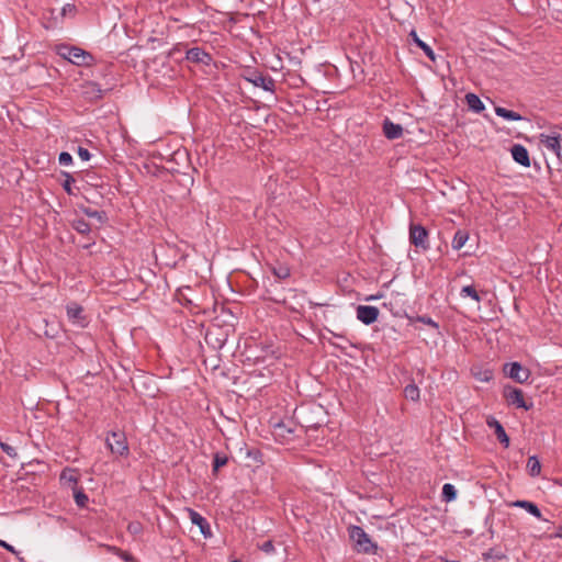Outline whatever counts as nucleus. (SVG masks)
Segmentation results:
<instances>
[{
	"label": "nucleus",
	"mask_w": 562,
	"mask_h": 562,
	"mask_svg": "<svg viewBox=\"0 0 562 562\" xmlns=\"http://www.w3.org/2000/svg\"><path fill=\"white\" fill-rule=\"evenodd\" d=\"M0 447H1L2 451L5 452L9 457H11V458L18 457V452H16L15 448L10 446L9 443L1 442Z\"/></svg>",
	"instance_id": "obj_34"
},
{
	"label": "nucleus",
	"mask_w": 562,
	"mask_h": 562,
	"mask_svg": "<svg viewBox=\"0 0 562 562\" xmlns=\"http://www.w3.org/2000/svg\"><path fill=\"white\" fill-rule=\"evenodd\" d=\"M69 11H72V8H70V4H67V7L63 8V12H64V14H65L66 12H69Z\"/></svg>",
	"instance_id": "obj_45"
},
{
	"label": "nucleus",
	"mask_w": 562,
	"mask_h": 562,
	"mask_svg": "<svg viewBox=\"0 0 562 562\" xmlns=\"http://www.w3.org/2000/svg\"><path fill=\"white\" fill-rule=\"evenodd\" d=\"M277 427H278L279 429H283V426H282V425H280V424H279V425H277Z\"/></svg>",
	"instance_id": "obj_50"
},
{
	"label": "nucleus",
	"mask_w": 562,
	"mask_h": 562,
	"mask_svg": "<svg viewBox=\"0 0 562 562\" xmlns=\"http://www.w3.org/2000/svg\"><path fill=\"white\" fill-rule=\"evenodd\" d=\"M271 271L278 279L281 280L290 277V269L286 266L273 267Z\"/></svg>",
	"instance_id": "obj_26"
},
{
	"label": "nucleus",
	"mask_w": 562,
	"mask_h": 562,
	"mask_svg": "<svg viewBox=\"0 0 562 562\" xmlns=\"http://www.w3.org/2000/svg\"><path fill=\"white\" fill-rule=\"evenodd\" d=\"M409 37L412 38V41L426 54V56L431 60V61H435L436 60V55L432 50V48L427 44L425 43L424 41H422L416 31H412L409 33Z\"/></svg>",
	"instance_id": "obj_14"
},
{
	"label": "nucleus",
	"mask_w": 562,
	"mask_h": 562,
	"mask_svg": "<svg viewBox=\"0 0 562 562\" xmlns=\"http://www.w3.org/2000/svg\"><path fill=\"white\" fill-rule=\"evenodd\" d=\"M441 498L446 503L453 502L457 498V490H456L454 485H452L450 483H446L442 486Z\"/></svg>",
	"instance_id": "obj_19"
},
{
	"label": "nucleus",
	"mask_w": 562,
	"mask_h": 562,
	"mask_svg": "<svg viewBox=\"0 0 562 562\" xmlns=\"http://www.w3.org/2000/svg\"><path fill=\"white\" fill-rule=\"evenodd\" d=\"M541 471V464L536 457H529V475H539Z\"/></svg>",
	"instance_id": "obj_25"
},
{
	"label": "nucleus",
	"mask_w": 562,
	"mask_h": 562,
	"mask_svg": "<svg viewBox=\"0 0 562 562\" xmlns=\"http://www.w3.org/2000/svg\"><path fill=\"white\" fill-rule=\"evenodd\" d=\"M491 379V373L485 372L484 378H482L483 381H488Z\"/></svg>",
	"instance_id": "obj_48"
},
{
	"label": "nucleus",
	"mask_w": 562,
	"mask_h": 562,
	"mask_svg": "<svg viewBox=\"0 0 562 562\" xmlns=\"http://www.w3.org/2000/svg\"><path fill=\"white\" fill-rule=\"evenodd\" d=\"M469 239V234L465 231L459 229L456 232L451 246L454 250H460Z\"/></svg>",
	"instance_id": "obj_18"
},
{
	"label": "nucleus",
	"mask_w": 562,
	"mask_h": 562,
	"mask_svg": "<svg viewBox=\"0 0 562 562\" xmlns=\"http://www.w3.org/2000/svg\"><path fill=\"white\" fill-rule=\"evenodd\" d=\"M328 341H329V344H330L331 346H334V347H336V348H339V349H341V350H344V349H345V347H344V346L338 345L337 342H334V341H331V340H328Z\"/></svg>",
	"instance_id": "obj_43"
},
{
	"label": "nucleus",
	"mask_w": 562,
	"mask_h": 562,
	"mask_svg": "<svg viewBox=\"0 0 562 562\" xmlns=\"http://www.w3.org/2000/svg\"><path fill=\"white\" fill-rule=\"evenodd\" d=\"M187 512H188L191 522L199 527V529H200L201 533L204 536V538H211L212 530H211V526L207 522V520L192 508H187Z\"/></svg>",
	"instance_id": "obj_8"
},
{
	"label": "nucleus",
	"mask_w": 562,
	"mask_h": 562,
	"mask_svg": "<svg viewBox=\"0 0 562 562\" xmlns=\"http://www.w3.org/2000/svg\"><path fill=\"white\" fill-rule=\"evenodd\" d=\"M465 101L470 110H472L475 113H481L485 106L481 99L472 92H469L465 94Z\"/></svg>",
	"instance_id": "obj_15"
},
{
	"label": "nucleus",
	"mask_w": 562,
	"mask_h": 562,
	"mask_svg": "<svg viewBox=\"0 0 562 562\" xmlns=\"http://www.w3.org/2000/svg\"><path fill=\"white\" fill-rule=\"evenodd\" d=\"M64 176H65V181L63 182V189L69 194H74L72 192V188H71V184L75 182V178L68 173V172H64Z\"/></svg>",
	"instance_id": "obj_29"
},
{
	"label": "nucleus",
	"mask_w": 562,
	"mask_h": 562,
	"mask_svg": "<svg viewBox=\"0 0 562 562\" xmlns=\"http://www.w3.org/2000/svg\"><path fill=\"white\" fill-rule=\"evenodd\" d=\"M233 562H239V561H237V560H234Z\"/></svg>",
	"instance_id": "obj_51"
},
{
	"label": "nucleus",
	"mask_w": 562,
	"mask_h": 562,
	"mask_svg": "<svg viewBox=\"0 0 562 562\" xmlns=\"http://www.w3.org/2000/svg\"><path fill=\"white\" fill-rule=\"evenodd\" d=\"M509 506H516L527 509V499L516 501L509 504Z\"/></svg>",
	"instance_id": "obj_39"
},
{
	"label": "nucleus",
	"mask_w": 562,
	"mask_h": 562,
	"mask_svg": "<svg viewBox=\"0 0 562 562\" xmlns=\"http://www.w3.org/2000/svg\"><path fill=\"white\" fill-rule=\"evenodd\" d=\"M460 295L461 296H470L471 299H473L474 301L476 302H480L481 297L477 293V291L475 290L474 286L472 285H465L461 289V292H460Z\"/></svg>",
	"instance_id": "obj_24"
},
{
	"label": "nucleus",
	"mask_w": 562,
	"mask_h": 562,
	"mask_svg": "<svg viewBox=\"0 0 562 562\" xmlns=\"http://www.w3.org/2000/svg\"><path fill=\"white\" fill-rule=\"evenodd\" d=\"M71 227L81 235H87L91 231L90 224L83 218L74 220Z\"/></svg>",
	"instance_id": "obj_20"
},
{
	"label": "nucleus",
	"mask_w": 562,
	"mask_h": 562,
	"mask_svg": "<svg viewBox=\"0 0 562 562\" xmlns=\"http://www.w3.org/2000/svg\"><path fill=\"white\" fill-rule=\"evenodd\" d=\"M404 396L407 400H411L413 402H417L419 400V389L416 384H407L404 389Z\"/></svg>",
	"instance_id": "obj_22"
},
{
	"label": "nucleus",
	"mask_w": 562,
	"mask_h": 562,
	"mask_svg": "<svg viewBox=\"0 0 562 562\" xmlns=\"http://www.w3.org/2000/svg\"><path fill=\"white\" fill-rule=\"evenodd\" d=\"M409 241L416 248H420L423 250L429 249L427 229L423 225L411 224L409 225Z\"/></svg>",
	"instance_id": "obj_4"
},
{
	"label": "nucleus",
	"mask_w": 562,
	"mask_h": 562,
	"mask_svg": "<svg viewBox=\"0 0 562 562\" xmlns=\"http://www.w3.org/2000/svg\"><path fill=\"white\" fill-rule=\"evenodd\" d=\"M82 212L88 216L92 218H97L98 221L102 222L105 217V213L97 210H92L90 207H83Z\"/></svg>",
	"instance_id": "obj_28"
},
{
	"label": "nucleus",
	"mask_w": 562,
	"mask_h": 562,
	"mask_svg": "<svg viewBox=\"0 0 562 562\" xmlns=\"http://www.w3.org/2000/svg\"><path fill=\"white\" fill-rule=\"evenodd\" d=\"M186 59L190 63L205 66H209L213 60L212 56L201 47H192L188 49L186 53Z\"/></svg>",
	"instance_id": "obj_7"
},
{
	"label": "nucleus",
	"mask_w": 562,
	"mask_h": 562,
	"mask_svg": "<svg viewBox=\"0 0 562 562\" xmlns=\"http://www.w3.org/2000/svg\"><path fill=\"white\" fill-rule=\"evenodd\" d=\"M83 310L80 305L76 303H71L67 306V316L74 323L81 324L83 321L82 316Z\"/></svg>",
	"instance_id": "obj_16"
},
{
	"label": "nucleus",
	"mask_w": 562,
	"mask_h": 562,
	"mask_svg": "<svg viewBox=\"0 0 562 562\" xmlns=\"http://www.w3.org/2000/svg\"><path fill=\"white\" fill-rule=\"evenodd\" d=\"M127 529L132 533H137L140 530V525L138 522H131L128 525Z\"/></svg>",
	"instance_id": "obj_38"
},
{
	"label": "nucleus",
	"mask_w": 562,
	"mask_h": 562,
	"mask_svg": "<svg viewBox=\"0 0 562 562\" xmlns=\"http://www.w3.org/2000/svg\"><path fill=\"white\" fill-rule=\"evenodd\" d=\"M75 502L78 506L83 507L88 503V496L83 491H77L75 493Z\"/></svg>",
	"instance_id": "obj_31"
},
{
	"label": "nucleus",
	"mask_w": 562,
	"mask_h": 562,
	"mask_svg": "<svg viewBox=\"0 0 562 562\" xmlns=\"http://www.w3.org/2000/svg\"><path fill=\"white\" fill-rule=\"evenodd\" d=\"M330 334H333V336H334V337L342 338V336H341V335L335 334V333H333V331H330Z\"/></svg>",
	"instance_id": "obj_49"
},
{
	"label": "nucleus",
	"mask_w": 562,
	"mask_h": 562,
	"mask_svg": "<svg viewBox=\"0 0 562 562\" xmlns=\"http://www.w3.org/2000/svg\"><path fill=\"white\" fill-rule=\"evenodd\" d=\"M258 548L266 554H272L276 551L272 540H267V541L262 542L261 544H258Z\"/></svg>",
	"instance_id": "obj_30"
},
{
	"label": "nucleus",
	"mask_w": 562,
	"mask_h": 562,
	"mask_svg": "<svg viewBox=\"0 0 562 562\" xmlns=\"http://www.w3.org/2000/svg\"><path fill=\"white\" fill-rule=\"evenodd\" d=\"M495 113L501 116V117H504L506 120H522V116L512 110H507L505 108H502V106H496L495 108Z\"/></svg>",
	"instance_id": "obj_21"
},
{
	"label": "nucleus",
	"mask_w": 562,
	"mask_h": 562,
	"mask_svg": "<svg viewBox=\"0 0 562 562\" xmlns=\"http://www.w3.org/2000/svg\"><path fill=\"white\" fill-rule=\"evenodd\" d=\"M106 550L115 555L120 553L122 549L114 547V546H105Z\"/></svg>",
	"instance_id": "obj_40"
},
{
	"label": "nucleus",
	"mask_w": 562,
	"mask_h": 562,
	"mask_svg": "<svg viewBox=\"0 0 562 562\" xmlns=\"http://www.w3.org/2000/svg\"><path fill=\"white\" fill-rule=\"evenodd\" d=\"M483 555H484L485 560L493 558V550H490L488 552L483 553Z\"/></svg>",
	"instance_id": "obj_42"
},
{
	"label": "nucleus",
	"mask_w": 562,
	"mask_h": 562,
	"mask_svg": "<svg viewBox=\"0 0 562 562\" xmlns=\"http://www.w3.org/2000/svg\"><path fill=\"white\" fill-rule=\"evenodd\" d=\"M58 161L63 166H69L72 164V156L67 151H63L59 154Z\"/></svg>",
	"instance_id": "obj_33"
},
{
	"label": "nucleus",
	"mask_w": 562,
	"mask_h": 562,
	"mask_svg": "<svg viewBox=\"0 0 562 562\" xmlns=\"http://www.w3.org/2000/svg\"><path fill=\"white\" fill-rule=\"evenodd\" d=\"M105 445L112 454L116 457H128L130 447L127 442V438L124 431L122 430H111L106 434Z\"/></svg>",
	"instance_id": "obj_2"
},
{
	"label": "nucleus",
	"mask_w": 562,
	"mask_h": 562,
	"mask_svg": "<svg viewBox=\"0 0 562 562\" xmlns=\"http://www.w3.org/2000/svg\"><path fill=\"white\" fill-rule=\"evenodd\" d=\"M0 547L4 548L7 551H9L13 554H19V551H16L14 549V547H12L11 544H9L8 542H5L3 540H0Z\"/></svg>",
	"instance_id": "obj_37"
},
{
	"label": "nucleus",
	"mask_w": 562,
	"mask_h": 562,
	"mask_svg": "<svg viewBox=\"0 0 562 562\" xmlns=\"http://www.w3.org/2000/svg\"><path fill=\"white\" fill-rule=\"evenodd\" d=\"M63 49L66 52H60V55L77 66H88L93 60L92 55L82 48L66 46Z\"/></svg>",
	"instance_id": "obj_3"
},
{
	"label": "nucleus",
	"mask_w": 562,
	"mask_h": 562,
	"mask_svg": "<svg viewBox=\"0 0 562 562\" xmlns=\"http://www.w3.org/2000/svg\"><path fill=\"white\" fill-rule=\"evenodd\" d=\"M504 373L509 376L510 379L515 380L518 383H524L527 381V373H525V376H521L522 367L518 362H510L504 364Z\"/></svg>",
	"instance_id": "obj_10"
},
{
	"label": "nucleus",
	"mask_w": 562,
	"mask_h": 562,
	"mask_svg": "<svg viewBox=\"0 0 562 562\" xmlns=\"http://www.w3.org/2000/svg\"><path fill=\"white\" fill-rule=\"evenodd\" d=\"M348 532L357 552L366 554H374L376 552L378 546L372 542L363 528L359 526H350L348 528Z\"/></svg>",
	"instance_id": "obj_1"
},
{
	"label": "nucleus",
	"mask_w": 562,
	"mask_h": 562,
	"mask_svg": "<svg viewBox=\"0 0 562 562\" xmlns=\"http://www.w3.org/2000/svg\"><path fill=\"white\" fill-rule=\"evenodd\" d=\"M254 86L262 88L266 91H274V80L270 76L262 75L261 72H254L247 78Z\"/></svg>",
	"instance_id": "obj_9"
},
{
	"label": "nucleus",
	"mask_w": 562,
	"mask_h": 562,
	"mask_svg": "<svg viewBox=\"0 0 562 562\" xmlns=\"http://www.w3.org/2000/svg\"><path fill=\"white\" fill-rule=\"evenodd\" d=\"M69 11H72V8H70V4H67V7L63 8V12H64V14H65L66 12H69Z\"/></svg>",
	"instance_id": "obj_44"
},
{
	"label": "nucleus",
	"mask_w": 562,
	"mask_h": 562,
	"mask_svg": "<svg viewBox=\"0 0 562 562\" xmlns=\"http://www.w3.org/2000/svg\"><path fill=\"white\" fill-rule=\"evenodd\" d=\"M403 127L400 124H395L389 119L383 122V133L387 139H397L403 135Z\"/></svg>",
	"instance_id": "obj_11"
},
{
	"label": "nucleus",
	"mask_w": 562,
	"mask_h": 562,
	"mask_svg": "<svg viewBox=\"0 0 562 562\" xmlns=\"http://www.w3.org/2000/svg\"><path fill=\"white\" fill-rule=\"evenodd\" d=\"M539 140H540V144L546 146L548 149L552 150L558 156V158L560 160H562V155L560 151L561 147H560V142H559L558 136H549V135L540 134Z\"/></svg>",
	"instance_id": "obj_12"
},
{
	"label": "nucleus",
	"mask_w": 562,
	"mask_h": 562,
	"mask_svg": "<svg viewBox=\"0 0 562 562\" xmlns=\"http://www.w3.org/2000/svg\"><path fill=\"white\" fill-rule=\"evenodd\" d=\"M125 562H137V560L128 552L121 550L117 554Z\"/></svg>",
	"instance_id": "obj_36"
},
{
	"label": "nucleus",
	"mask_w": 562,
	"mask_h": 562,
	"mask_svg": "<svg viewBox=\"0 0 562 562\" xmlns=\"http://www.w3.org/2000/svg\"><path fill=\"white\" fill-rule=\"evenodd\" d=\"M69 11H72V8H70V4H67V7L63 8V12H64V14H65L66 12H69Z\"/></svg>",
	"instance_id": "obj_46"
},
{
	"label": "nucleus",
	"mask_w": 562,
	"mask_h": 562,
	"mask_svg": "<svg viewBox=\"0 0 562 562\" xmlns=\"http://www.w3.org/2000/svg\"><path fill=\"white\" fill-rule=\"evenodd\" d=\"M512 155L515 161L527 167V148L522 145H514L512 148Z\"/></svg>",
	"instance_id": "obj_17"
},
{
	"label": "nucleus",
	"mask_w": 562,
	"mask_h": 562,
	"mask_svg": "<svg viewBox=\"0 0 562 562\" xmlns=\"http://www.w3.org/2000/svg\"><path fill=\"white\" fill-rule=\"evenodd\" d=\"M69 11H72V8H70V4H67V7L63 8V12H64V14H65L66 12H69Z\"/></svg>",
	"instance_id": "obj_47"
},
{
	"label": "nucleus",
	"mask_w": 562,
	"mask_h": 562,
	"mask_svg": "<svg viewBox=\"0 0 562 562\" xmlns=\"http://www.w3.org/2000/svg\"><path fill=\"white\" fill-rule=\"evenodd\" d=\"M487 425L491 428H494L498 441L507 447L509 445V438L501 423L495 418L491 417L487 419Z\"/></svg>",
	"instance_id": "obj_13"
},
{
	"label": "nucleus",
	"mask_w": 562,
	"mask_h": 562,
	"mask_svg": "<svg viewBox=\"0 0 562 562\" xmlns=\"http://www.w3.org/2000/svg\"><path fill=\"white\" fill-rule=\"evenodd\" d=\"M415 322L423 323L427 326L432 327L434 329H439V325L437 322H435L431 317L428 315H418L414 318Z\"/></svg>",
	"instance_id": "obj_27"
},
{
	"label": "nucleus",
	"mask_w": 562,
	"mask_h": 562,
	"mask_svg": "<svg viewBox=\"0 0 562 562\" xmlns=\"http://www.w3.org/2000/svg\"><path fill=\"white\" fill-rule=\"evenodd\" d=\"M60 479H61V480H68V481L74 482V483H76V482H77V479H76V477H74L72 475L67 476L66 471H64V472L61 473Z\"/></svg>",
	"instance_id": "obj_41"
},
{
	"label": "nucleus",
	"mask_w": 562,
	"mask_h": 562,
	"mask_svg": "<svg viewBox=\"0 0 562 562\" xmlns=\"http://www.w3.org/2000/svg\"><path fill=\"white\" fill-rule=\"evenodd\" d=\"M503 396L508 405L527 409L524 393L520 389L512 385H505L503 389Z\"/></svg>",
	"instance_id": "obj_5"
},
{
	"label": "nucleus",
	"mask_w": 562,
	"mask_h": 562,
	"mask_svg": "<svg viewBox=\"0 0 562 562\" xmlns=\"http://www.w3.org/2000/svg\"><path fill=\"white\" fill-rule=\"evenodd\" d=\"M379 308L370 305H359L357 307V318L364 325H371L379 317Z\"/></svg>",
	"instance_id": "obj_6"
},
{
	"label": "nucleus",
	"mask_w": 562,
	"mask_h": 562,
	"mask_svg": "<svg viewBox=\"0 0 562 562\" xmlns=\"http://www.w3.org/2000/svg\"><path fill=\"white\" fill-rule=\"evenodd\" d=\"M529 514L535 516L538 519H542V515L538 506L533 503L529 502ZM546 522H549V518H543Z\"/></svg>",
	"instance_id": "obj_32"
},
{
	"label": "nucleus",
	"mask_w": 562,
	"mask_h": 562,
	"mask_svg": "<svg viewBox=\"0 0 562 562\" xmlns=\"http://www.w3.org/2000/svg\"><path fill=\"white\" fill-rule=\"evenodd\" d=\"M228 458L225 453L216 452L213 457V472L216 473L222 467L226 465Z\"/></svg>",
	"instance_id": "obj_23"
},
{
	"label": "nucleus",
	"mask_w": 562,
	"mask_h": 562,
	"mask_svg": "<svg viewBox=\"0 0 562 562\" xmlns=\"http://www.w3.org/2000/svg\"><path fill=\"white\" fill-rule=\"evenodd\" d=\"M77 154L83 161H88L91 158L90 151L81 146L78 147Z\"/></svg>",
	"instance_id": "obj_35"
}]
</instances>
